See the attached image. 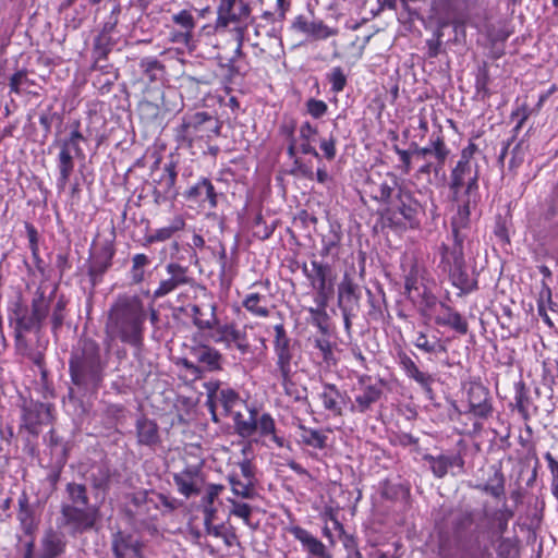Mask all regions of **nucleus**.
I'll list each match as a JSON object with an SVG mask.
<instances>
[{
	"mask_svg": "<svg viewBox=\"0 0 558 558\" xmlns=\"http://www.w3.org/2000/svg\"><path fill=\"white\" fill-rule=\"evenodd\" d=\"M56 292L57 286L49 294H46L45 288L40 284L33 294L29 311L22 302L14 303L9 320L17 347H26L25 335L40 332L48 317H50L51 333L54 338L59 337L69 314L70 301L64 294L57 296Z\"/></svg>",
	"mask_w": 558,
	"mask_h": 558,
	"instance_id": "f257e3e1",
	"label": "nucleus"
},
{
	"mask_svg": "<svg viewBox=\"0 0 558 558\" xmlns=\"http://www.w3.org/2000/svg\"><path fill=\"white\" fill-rule=\"evenodd\" d=\"M107 361L99 343L92 338H82L72 349L69 359L71 386L66 398L72 403H83L87 396L97 395L104 385Z\"/></svg>",
	"mask_w": 558,
	"mask_h": 558,
	"instance_id": "f03ea898",
	"label": "nucleus"
},
{
	"mask_svg": "<svg viewBox=\"0 0 558 558\" xmlns=\"http://www.w3.org/2000/svg\"><path fill=\"white\" fill-rule=\"evenodd\" d=\"M146 318L145 305L138 295L119 294L108 311L106 335L140 349L144 343Z\"/></svg>",
	"mask_w": 558,
	"mask_h": 558,
	"instance_id": "7ed1b4c3",
	"label": "nucleus"
},
{
	"mask_svg": "<svg viewBox=\"0 0 558 558\" xmlns=\"http://www.w3.org/2000/svg\"><path fill=\"white\" fill-rule=\"evenodd\" d=\"M404 278V294L416 306L421 316L430 319L436 310L438 298L434 293L435 279L423 263L412 258L408 265H402Z\"/></svg>",
	"mask_w": 558,
	"mask_h": 558,
	"instance_id": "20e7f679",
	"label": "nucleus"
},
{
	"mask_svg": "<svg viewBox=\"0 0 558 558\" xmlns=\"http://www.w3.org/2000/svg\"><path fill=\"white\" fill-rule=\"evenodd\" d=\"M221 129L222 122L207 111L186 112L173 128V138L179 148L192 149L219 137Z\"/></svg>",
	"mask_w": 558,
	"mask_h": 558,
	"instance_id": "39448f33",
	"label": "nucleus"
},
{
	"mask_svg": "<svg viewBox=\"0 0 558 558\" xmlns=\"http://www.w3.org/2000/svg\"><path fill=\"white\" fill-rule=\"evenodd\" d=\"M465 393L466 409L459 415L466 416L470 423H462L458 430L461 435L476 436L484 429V422L494 414V401L489 389L481 381V378H471L462 384Z\"/></svg>",
	"mask_w": 558,
	"mask_h": 558,
	"instance_id": "423d86ee",
	"label": "nucleus"
},
{
	"mask_svg": "<svg viewBox=\"0 0 558 558\" xmlns=\"http://www.w3.org/2000/svg\"><path fill=\"white\" fill-rule=\"evenodd\" d=\"M424 215L423 204L404 183L393 196L392 202L380 211L383 226L392 231L418 229Z\"/></svg>",
	"mask_w": 558,
	"mask_h": 558,
	"instance_id": "0eeeda50",
	"label": "nucleus"
},
{
	"mask_svg": "<svg viewBox=\"0 0 558 558\" xmlns=\"http://www.w3.org/2000/svg\"><path fill=\"white\" fill-rule=\"evenodd\" d=\"M81 126L82 124L78 119L73 120L69 124V134L61 138H54L52 143L53 146L59 148V153L56 158L58 169L56 185L59 193L65 191L70 178L74 172L75 158H85L81 144L86 143L87 137L83 134Z\"/></svg>",
	"mask_w": 558,
	"mask_h": 558,
	"instance_id": "6e6552de",
	"label": "nucleus"
},
{
	"mask_svg": "<svg viewBox=\"0 0 558 558\" xmlns=\"http://www.w3.org/2000/svg\"><path fill=\"white\" fill-rule=\"evenodd\" d=\"M476 153H478V146L473 140H470L468 145L461 149L459 159L450 171L449 190L454 199L460 196L480 197V167L473 162Z\"/></svg>",
	"mask_w": 558,
	"mask_h": 558,
	"instance_id": "1a4fd4ad",
	"label": "nucleus"
},
{
	"mask_svg": "<svg viewBox=\"0 0 558 558\" xmlns=\"http://www.w3.org/2000/svg\"><path fill=\"white\" fill-rule=\"evenodd\" d=\"M65 492L69 502L61 505L64 524L77 532L92 530L97 521L98 509L89 504L86 486L71 482L66 484Z\"/></svg>",
	"mask_w": 558,
	"mask_h": 558,
	"instance_id": "9d476101",
	"label": "nucleus"
},
{
	"mask_svg": "<svg viewBox=\"0 0 558 558\" xmlns=\"http://www.w3.org/2000/svg\"><path fill=\"white\" fill-rule=\"evenodd\" d=\"M464 242L463 239L448 236L447 242H442L438 247L440 257L438 266L448 274L454 287L463 293H470L477 290V281L469 278L464 258Z\"/></svg>",
	"mask_w": 558,
	"mask_h": 558,
	"instance_id": "9b49d317",
	"label": "nucleus"
},
{
	"mask_svg": "<svg viewBox=\"0 0 558 558\" xmlns=\"http://www.w3.org/2000/svg\"><path fill=\"white\" fill-rule=\"evenodd\" d=\"M402 184L403 180L392 171L372 170L362 184V199L368 198L384 210Z\"/></svg>",
	"mask_w": 558,
	"mask_h": 558,
	"instance_id": "f8f14e48",
	"label": "nucleus"
},
{
	"mask_svg": "<svg viewBox=\"0 0 558 558\" xmlns=\"http://www.w3.org/2000/svg\"><path fill=\"white\" fill-rule=\"evenodd\" d=\"M252 9L245 0H220L215 28L219 34L247 32Z\"/></svg>",
	"mask_w": 558,
	"mask_h": 558,
	"instance_id": "ddd939ff",
	"label": "nucleus"
},
{
	"mask_svg": "<svg viewBox=\"0 0 558 558\" xmlns=\"http://www.w3.org/2000/svg\"><path fill=\"white\" fill-rule=\"evenodd\" d=\"M183 461L184 466L174 472L172 478L178 493L189 499L202 493L204 459L192 451H185Z\"/></svg>",
	"mask_w": 558,
	"mask_h": 558,
	"instance_id": "4468645a",
	"label": "nucleus"
},
{
	"mask_svg": "<svg viewBox=\"0 0 558 558\" xmlns=\"http://www.w3.org/2000/svg\"><path fill=\"white\" fill-rule=\"evenodd\" d=\"M413 155L418 158H433L434 161H428L422 165L418 169L420 174H430L434 172L436 175L444 170L447 160L451 154L449 146L446 143V138L441 126L438 131H434L428 138L425 146L421 147L416 143H412Z\"/></svg>",
	"mask_w": 558,
	"mask_h": 558,
	"instance_id": "2eb2a0df",
	"label": "nucleus"
},
{
	"mask_svg": "<svg viewBox=\"0 0 558 558\" xmlns=\"http://www.w3.org/2000/svg\"><path fill=\"white\" fill-rule=\"evenodd\" d=\"M227 478L234 496L243 499H254L257 496V468L253 459L245 457L239 461L236 469Z\"/></svg>",
	"mask_w": 558,
	"mask_h": 558,
	"instance_id": "dca6fc26",
	"label": "nucleus"
},
{
	"mask_svg": "<svg viewBox=\"0 0 558 558\" xmlns=\"http://www.w3.org/2000/svg\"><path fill=\"white\" fill-rule=\"evenodd\" d=\"M246 328H248V325L240 329L235 322L221 323L218 319L210 337L215 343H222L226 349H236L242 355H247L253 353V349L248 341Z\"/></svg>",
	"mask_w": 558,
	"mask_h": 558,
	"instance_id": "f3484780",
	"label": "nucleus"
},
{
	"mask_svg": "<svg viewBox=\"0 0 558 558\" xmlns=\"http://www.w3.org/2000/svg\"><path fill=\"white\" fill-rule=\"evenodd\" d=\"M165 270L168 277L161 279L151 293L149 290L145 293L153 301L160 300L183 286L194 287L196 283L187 266H183L177 262H170L166 265Z\"/></svg>",
	"mask_w": 558,
	"mask_h": 558,
	"instance_id": "a211bd4d",
	"label": "nucleus"
},
{
	"mask_svg": "<svg viewBox=\"0 0 558 558\" xmlns=\"http://www.w3.org/2000/svg\"><path fill=\"white\" fill-rule=\"evenodd\" d=\"M206 407L214 422H219V415L228 416L240 401L239 393L231 388H220L219 381L206 384Z\"/></svg>",
	"mask_w": 558,
	"mask_h": 558,
	"instance_id": "6ab92c4d",
	"label": "nucleus"
},
{
	"mask_svg": "<svg viewBox=\"0 0 558 558\" xmlns=\"http://www.w3.org/2000/svg\"><path fill=\"white\" fill-rule=\"evenodd\" d=\"M359 391L350 403L351 413L365 414L373 410V407L384 396V381H373L372 376L362 374L357 376Z\"/></svg>",
	"mask_w": 558,
	"mask_h": 558,
	"instance_id": "aec40b11",
	"label": "nucleus"
},
{
	"mask_svg": "<svg viewBox=\"0 0 558 558\" xmlns=\"http://www.w3.org/2000/svg\"><path fill=\"white\" fill-rule=\"evenodd\" d=\"M312 269H308L307 264L302 265V272L310 282V286L315 290L314 299H331L335 292V282L331 274V267L328 264L312 260Z\"/></svg>",
	"mask_w": 558,
	"mask_h": 558,
	"instance_id": "412c9836",
	"label": "nucleus"
},
{
	"mask_svg": "<svg viewBox=\"0 0 558 558\" xmlns=\"http://www.w3.org/2000/svg\"><path fill=\"white\" fill-rule=\"evenodd\" d=\"M171 25H168V40L171 44L182 45L191 49L194 41L196 19L192 11L182 9L172 14Z\"/></svg>",
	"mask_w": 558,
	"mask_h": 558,
	"instance_id": "4be33fe9",
	"label": "nucleus"
},
{
	"mask_svg": "<svg viewBox=\"0 0 558 558\" xmlns=\"http://www.w3.org/2000/svg\"><path fill=\"white\" fill-rule=\"evenodd\" d=\"M274 354H275V371L291 369L298 366L294 361L295 348L292 339L289 337L283 323L274 325Z\"/></svg>",
	"mask_w": 558,
	"mask_h": 558,
	"instance_id": "5701e85b",
	"label": "nucleus"
},
{
	"mask_svg": "<svg viewBox=\"0 0 558 558\" xmlns=\"http://www.w3.org/2000/svg\"><path fill=\"white\" fill-rule=\"evenodd\" d=\"M514 33L512 20L500 17L484 25V34L489 44V57L494 60L500 59L506 53L505 45Z\"/></svg>",
	"mask_w": 558,
	"mask_h": 558,
	"instance_id": "b1692460",
	"label": "nucleus"
},
{
	"mask_svg": "<svg viewBox=\"0 0 558 558\" xmlns=\"http://www.w3.org/2000/svg\"><path fill=\"white\" fill-rule=\"evenodd\" d=\"M317 134V126L313 125L310 121L302 122L299 126L295 140L287 146L288 156L294 161L295 158H300L298 154L310 155L320 162L322 155L317 151L314 145Z\"/></svg>",
	"mask_w": 558,
	"mask_h": 558,
	"instance_id": "393cba45",
	"label": "nucleus"
},
{
	"mask_svg": "<svg viewBox=\"0 0 558 558\" xmlns=\"http://www.w3.org/2000/svg\"><path fill=\"white\" fill-rule=\"evenodd\" d=\"M146 544L136 534L128 531H117L111 536V551L114 558H147Z\"/></svg>",
	"mask_w": 558,
	"mask_h": 558,
	"instance_id": "a878e982",
	"label": "nucleus"
},
{
	"mask_svg": "<svg viewBox=\"0 0 558 558\" xmlns=\"http://www.w3.org/2000/svg\"><path fill=\"white\" fill-rule=\"evenodd\" d=\"M22 410V425L31 435L38 436L40 426L51 420V405L39 401L24 402Z\"/></svg>",
	"mask_w": 558,
	"mask_h": 558,
	"instance_id": "bb28decb",
	"label": "nucleus"
},
{
	"mask_svg": "<svg viewBox=\"0 0 558 558\" xmlns=\"http://www.w3.org/2000/svg\"><path fill=\"white\" fill-rule=\"evenodd\" d=\"M286 531L296 539L306 553V558H333L327 546L312 532L299 524H290Z\"/></svg>",
	"mask_w": 558,
	"mask_h": 558,
	"instance_id": "cd10ccee",
	"label": "nucleus"
},
{
	"mask_svg": "<svg viewBox=\"0 0 558 558\" xmlns=\"http://www.w3.org/2000/svg\"><path fill=\"white\" fill-rule=\"evenodd\" d=\"M177 165L174 161H170L163 166L160 178L156 181L154 186L153 196L157 204L173 201L179 195L175 187L177 183Z\"/></svg>",
	"mask_w": 558,
	"mask_h": 558,
	"instance_id": "c85d7f7f",
	"label": "nucleus"
},
{
	"mask_svg": "<svg viewBox=\"0 0 558 558\" xmlns=\"http://www.w3.org/2000/svg\"><path fill=\"white\" fill-rule=\"evenodd\" d=\"M398 364L405 374V376L412 380H414L424 393L432 398L434 390L433 384L435 381L434 376L427 372H423L418 368L416 363L412 360V357L404 351L398 352Z\"/></svg>",
	"mask_w": 558,
	"mask_h": 558,
	"instance_id": "c756f323",
	"label": "nucleus"
},
{
	"mask_svg": "<svg viewBox=\"0 0 558 558\" xmlns=\"http://www.w3.org/2000/svg\"><path fill=\"white\" fill-rule=\"evenodd\" d=\"M318 399L325 411L332 416H342L343 409L347 407L350 398L347 391H341L336 384L324 383Z\"/></svg>",
	"mask_w": 558,
	"mask_h": 558,
	"instance_id": "7c9ffc66",
	"label": "nucleus"
},
{
	"mask_svg": "<svg viewBox=\"0 0 558 558\" xmlns=\"http://www.w3.org/2000/svg\"><path fill=\"white\" fill-rule=\"evenodd\" d=\"M183 195L185 199L197 202L209 209H215L218 205V193L211 181L204 177L189 187Z\"/></svg>",
	"mask_w": 558,
	"mask_h": 558,
	"instance_id": "2f4dec72",
	"label": "nucleus"
},
{
	"mask_svg": "<svg viewBox=\"0 0 558 558\" xmlns=\"http://www.w3.org/2000/svg\"><path fill=\"white\" fill-rule=\"evenodd\" d=\"M438 311L434 316V323L440 327H448L459 335H466L469 331L468 320L452 306L438 301Z\"/></svg>",
	"mask_w": 558,
	"mask_h": 558,
	"instance_id": "473e14b6",
	"label": "nucleus"
},
{
	"mask_svg": "<svg viewBox=\"0 0 558 558\" xmlns=\"http://www.w3.org/2000/svg\"><path fill=\"white\" fill-rule=\"evenodd\" d=\"M458 199H460V204L458 205V210L456 215L452 216L450 222L451 235H453V238L466 240L471 229V205L475 206L478 197L465 198L460 196Z\"/></svg>",
	"mask_w": 558,
	"mask_h": 558,
	"instance_id": "72a5a7b5",
	"label": "nucleus"
},
{
	"mask_svg": "<svg viewBox=\"0 0 558 558\" xmlns=\"http://www.w3.org/2000/svg\"><path fill=\"white\" fill-rule=\"evenodd\" d=\"M116 250L112 244L104 245L100 251L94 256L87 274L92 287H96L102 281L104 275L112 266V259L114 257Z\"/></svg>",
	"mask_w": 558,
	"mask_h": 558,
	"instance_id": "f704fd0d",
	"label": "nucleus"
},
{
	"mask_svg": "<svg viewBox=\"0 0 558 558\" xmlns=\"http://www.w3.org/2000/svg\"><path fill=\"white\" fill-rule=\"evenodd\" d=\"M137 445L154 449L161 442L159 426L156 421L142 415L135 423Z\"/></svg>",
	"mask_w": 558,
	"mask_h": 558,
	"instance_id": "c9c22d12",
	"label": "nucleus"
},
{
	"mask_svg": "<svg viewBox=\"0 0 558 558\" xmlns=\"http://www.w3.org/2000/svg\"><path fill=\"white\" fill-rule=\"evenodd\" d=\"M361 293L359 286L344 275L342 281L338 286V305L339 308L359 310L360 308Z\"/></svg>",
	"mask_w": 558,
	"mask_h": 558,
	"instance_id": "e433bc0d",
	"label": "nucleus"
},
{
	"mask_svg": "<svg viewBox=\"0 0 558 558\" xmlns=\"http://www.w3.org/2000/svg\"><path fill=\"white\" fill-rule=\"evenodd\" d=\"M153 258L145 253H136L131 257V267L128 278L132 286H141L151 275L149 270Z\"/></svg>",
	"mask_w": 558,
	"mask_h": 558,
	"instance_id": "4c0bfd02",
	"label": "nucleus"
},
{
	"mask_svg": "<svg viewBox=\"0 0 558 558\" xmlns=\"http://www.w3.org/2000/svg\"><path fill=\"white\" fill-rule=\"evenodd\" d=\"M142 78L147 85L162 82L167 74V68L163 62L156 57H144L138 62Z\"/></svg>",
	"mask_w": 558,
	"mask_h": 558,
	"instance_id": "58836bf2",
	"label": "nucleus"
},
{
	"mask_svg": "<svg viewBox=\"0 0 558 558\" xmlns=\"http://www.w3.org/2000/svg\"><path fill=\"white\" fill-rule=\"evenodd\" d=\"M254 423L255 433L258 432L260 437H269L278 448L288 447L286 439L277 435L276 422L270 413L254 414Z\"/></svg>",
	"mask_w": 558,
	"mask_h": 558,
	"instance_id": "ea45409f",
	"label": "nucleus"
},
{
	"mask_svg": "<svg viewBox=\"0 0 558 558\" xmlns=\"http://www.w3.org/2000/svg\"><path fill=\"white\" fill-rule=\"evenodd\" d=\"M293 173L301 175L310 181L316 180L318 183L329 186L333 179L328 173L325 165L318 166L317 170L311 163L303 161L301 158H295L293 161Z\"/></svg>",
	"mask_w": 558,
	"mask_h": 558,
	"instance_id": "a19ab883",
	"label": "nucleus"
},
{
	"mask_svg": "<svg viewBox=\"0 0 558 558\" xmlns=\"http://www.w3.org/2000/svg\"><path fill=\"white\" fill-rule=\"evenodd\" d=\"M513 401V404H511L512 410H517L524 422H530L533 416L530 408L533 407L534 412H536L537 407L533 405L529 388L523 380H519L514 384Z\"/></svg>",
	"mask_w": 558,
	"mask_h": 558,
	"instance_id": "79ce46f5",
	"label": "nucleus"
},
{
	"mask_svg": "<svg viewBox=\"0 0 558 558\" xmlns=\"http://www.w3.org/2000/svg\"><path fill=\"white\" fill-rule=\"evenodd\" d=\"M331 299H314L315 306L307 307L310 314V324L316 327L319 333H330L329 320L330 317L327 313V307Z\"/></svg>",
	"mask_w": 558,
	"mask_h": 558,
	"instance_id": "37998d69",
	"label": "nucleus"
},
{
	"mask_svg": "<svg viewBox=\"0 0 558 558\" xmlns=\"http://www.w3.org/2000/svg\"><path fill=\"white\" fill-rule=\"evenodd\" d=\"M274 375L280 381L283 392L289 399L300 401L305 398L306 389L294 380L295 371L293 368L274 372Z\"/></svg>",
	"mask_w": 558,
	"mask_h": 558,
	"instance_id": "c03bdc74",
	"label": "nucleus"
},
{
	"mask_svg": "<svg viewBox=\"0 0 558 558\" xmlns=\"http://www.w3.org/2000/svg\"><path fill=\"white\" fill-rule=\"evenodd\" d=\"M192 355L201 364H204L209 372L221 369L222 354L210 345L201 344L193 347L191 350Z\"/></svg>",
	"mask_w": 558,
	"mask_h": 558,
	"instance_id": "a18cd8bd",
	"label": "nucleus"
},
{
	"mask_svg": "<svg viewBox=\"0 0 558 558\" xmlns=\"http://www.w3.org/2000/svg\"><path fill=\"white\" fill-rule=\"evenodd\" d=\"M186 226L185 219L182 215H177L166 227L155 230L154 233L144 238V246L151 245L157 242H165L171 239L177 232L184 230Z\"/></svg>",
	"mask_w": 558,
	"mask_h": 558,
	"instance_id": "49530a36",
	"label": "nucleus"
},
{
	"mask_svg": "<svg viewBox=\"0 0 558 558\" xmlns=\"http://www.w3.org/2000/svg\"><path fill=\"white\" fill-rule=\"evenodd\" d=\"M208 313H204L203 307L201 305L194 304L191 306V317L193 320L194 326L198 330H211L216 326L218 318H217V305L216 303H211L208 305Z\"/></svg>",
	"mask_w": 558,
	"mask_h": 558,
	"instance_id": "de8ad7c7",
	"label": "nucleus"
},
{
	"mask_svg": "<svg viewBox=\"0 0 558 558\" xmlns=\"http://www.w3.org/2000/svg\"><path fill=\"white\" fill-rule=\"evenodd\" d=\"M242 306L254 317L267 318L270 316L271 311L267 304V299L258 292L247 293L242 300Z\"/></svg>",
	"mask_w": 558,
	"mask_h": 558,
	"instance_id": "09e8293b",
	"label": "nucleus"
},
{
	"mask_svg": "<svg viewBox=\"0 0 558 558\" xmlns=\"http://www.w3.org/2000/svg\"><path fill=\"white\" fill-rule=\"evenodd\" d=\"M300 429L299 444L318 450L327 448L328 436L325 432L305 426L303 423L298 425Z\"/></svg>",
	"mask_w": 558,
	"mask_h": 558,
	"instance_id": "8fccbe9b",
	"label": "nucleus"
},
{
	"mask_svg": "<svg viewBox=\"0 0 558 558\" xmlns=\"http://www.w3.org/2000/svg\"><path fill=\"white\" fill-rule=\"evenodd\" d=\"M36 85V81L28 76L27 69H20L9 77L10 94H36L32 90Z\"/></svg>",
	"mask_w": 558,
	"mask_h": 558,
	"instance_id": "3c124183",
	"label": "nucleus"
},
{
	"mask_svg": "<svg viewBox=\"0 0 558 558\" xmlns=\"http://www.w3.org/2000/svg\"><path fill=\"white\" fill-rule=\"evenodd\" d=\"M41 545L43 558H57L65 549V542L62 536L52 529L46 531Z\"/></svg>",
	"mask_w": 558,
	"mask_h": 558,
	"instance_id": "603ef678",
	"label": "nucleus"
},
{
	"mask_svg": "<svg viewBox=\"0 0 558 558\" xmlns=\"http://www.w3.org/2000/svg\"><path fill=\"white\" fill-rule=\"evenodd\" d=\"M330 333H319L313 339V348L316 349L317 355L320 357V363L327 366L336 365L337 359L335 357L333 349L335 343L330 341Z\"/></svg>",
	"mask_w": 558,
	"mask_h": 558,
	"instance_id": "864d4df0",
	"label": "nucleus"
},
{
	"mask_svg": "<svg viewBox=\"0 0 558 558\" xmlns=\"http://www.w3.org/2000/svg\"><path fill=\"white\" fill-rule=\"evenodd\" d=\"M25 231L27 234L28 247L32 253V258H33L35 268L40 275L44 276L46 274V267H45L44 259L41 258L40 252H39L38 231H37L36 227L31 222H25Z\"/></svg>",
	"mask_w": 558,
	"mask_h": 558,
	"instance_id": "5fc2aeb1",
	"label": "nucleus"
},
{
	"mask_svg": "<svg viewBox=\"0 0 558 558\" xmlns=\"http://www.w3.org/2000/svg\"><path fill=\"white\" fill-rule=\"evenodd\" d=\"M342 232L338 228H330L329 231L322 236L320 255L323 257H336L339 255V250L342 241Z\"/></svg>",
	"mask_w": 558,
	"mask_h": 558,
	"instance_id": "6e6d98bb",
	"label": "nucleus"
},
{
	"mask_svg": "<svg viewBox=\"0 0 558 558\" xmlns=\"http://www.w3.org/2000/svg\"><path fill=\"white\" fill-rule=\"evenodd\" d=\"M113 40L111 36H109L107 33L101 32L99 33L95 38L93 43V49H92V57L94 59V66L102 61L107 60L112 48H113Z\"/></svg>",
	"mask_w": 558,
	"mask_h": 558,
	"instance_id": "4d7b16f0",
	"label": "nucleus"
},
{
	"mask_svg": "<svg viewBox=\"0 0 558 558\" xmlns=\"http://www.w3.org/2000/svg\"><path fill=\"white\" fill-rule=\"evenodd\" d=\"M415 348L427 354L446 353L447 348L440 338L434 337L433 340L428 339V336L424 331H418L416 338L413 341Z\"/></svg>",
	"mask_w": 558,
	"mask_h": 558,
	"instance_id": "13d9d810",
	"label": "nucleus"
},
{
	"mask_svg": "<svg viewBox=\"0 0 558 558\" xmlns=\"http://www.w3.org/2000/svg\"><path fill=\"white\" fill-rule=\"evenodd\" d=\"M149 502L154 505V510L162 515L170 514L181 507V502L177 498L156 490L153 492Z\"/></svg>",
	"mask_w": 558,
	"mask_h": 558,
	"instance_id": "bf43d9fd",
	"label": "nucleus"
},
{
	"mask_svg": "<svg viewBox=\"0 0 558 558\" xmlns=\"http://www.w3.org/2000/svg\"><path fill=\"white\" fill-rule=\"evenodd\" d=\"M254 414H258L256 409L250 410L247 418L244 417L240 412H236L233 416V423L235 432L243 438H250L255 434Z\"/></svg>",
	"mask_w": 558,
	"mask_h": 558,
	"instance_id": "052dcab7",
	"label": "nucleus"
},
{
	"mask_svg": "<svg viewBox=\"0 0 558 558\" xmlns=\"http://www.w3.org/2000/svg\"><path fill=\"white\" fill-rule=\"evenodd\" d=\"M90 483L94 489L107 493L111 484V471L108 465L100 464L90 473Z\"/></svg>",
	"mask_w": 558,
	"mask_h": 558,
	"instance_id": "680f3d73",
	"label": "nucleus"
},
{
	"mask_svg": "<svg viewBox=\"0 0 558 558\" xmlns=\"http://www.w3.org/2000/svg\"><path fill=\"white\" fill-rule=\"evenodd\" d=\"M505 475L501 470H496L486 484L481 486L482 492L499 499L505 495Z\"/></svg>",
	"mask_w": 558,
	"mask_h": 558,
	"instance_id": "e2e57ef3",
	"label": "nucleus"
},
{
	"mask_svg": "<svg viewBox=\"0 0 558 558\" xmlns=\"http://www.w3.org/2000/svg\"><path fill=\"white\" fill-rule=\"evenodd\" d=\"M490 75L487 63H484L478 68L476 76H475V93L476 96L482 100H485L490 97L492 93L489 89Z\"/></svg>",
	"mask_w": 558,
	"mask_h": 558,
	"instance_id": "0e129e2a",
	"label": "nucleus"
},
{
	"mask_svg": "<svg viewBox=\"0 0 558 558\" xmlns=\"http://www.w3.org/2000/svg\"><path fill=\"white\" fill-rule=\"evenodd\" d=\"M296 131H299L296 119L293 116L284 114L278 126V135L289 145L295 140Z\"/></svg>",
	"mask_w": 558,
	"mask_h": 558,
	"instance_id": "69168bd1",
	"label": "nucleus"
},
{
	"mask_svg": "<svg viewBox=\"0 0 558 558\" xmlns=\"http://www.w3.org/2000/svg\"><path fill=\"white\" fill-rule=\"evenodd\" d=\"M542 384L551 391L558 387V361L543 362Z\"/></svg>",
	"mask_w": 558,
	"mask_h": 558,
	"instance_id": "338daca9",
	"label": "nucleus"
},
{
	"mask_svg": "<svg viewBox=\"0 0 558 558\" xmlns=\"http://www.w3.org/2000/svg\"><path fill=\"white\" fill-rule=\"evenodd\" d=\"M339 539L345 550V558H364L359 548V538L354 533L347 532Z\"/></svg>",
	"mask_w": 558,
	"mask_h": 558,
	"instance_id": "774afa93",
	"label": "nucleus"
}]
</instances>
